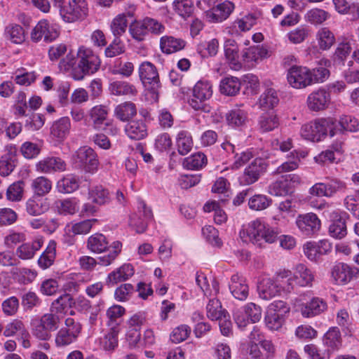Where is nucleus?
I'll use <instances>...</instances> for the list:
<instances>
[{"label":"nucleus","mask_w":359,"mask_h":359,"mask_svg":"<svg viewBox=\"0 0 359 359\" xmlns=\"http://www.w3.org/2000/svg\"><path fill=\"white\" fill-rule=\"evenodd\" d=\"M241 236L255 245L261 246L262 241L272 243L278 238L279 232L266 225L259 219L250 222L245 229L240 233Z\"/></svg>","instance_id":"nucleus-1"},{"label":"nucleus","mask_w":359,"mask_h":359,"mask_svg":"<svg viewBox=\"0 0 359 359\" xmlns=\"http://www.w3.org/2000/svg\"><path fill=\"white\" fill-rule=\"evenodd\" d=\"M77 67L72 72L74 80H83L86 75L95 74L100 69V59L90 48L80 47L77 52Z\"/></svg>","instance_id":"nucleus-2"},{"label":"nucleus","mask_w":359,"mask_h":359,"mask_svg":"<svg viewBox=\"0 0 359 359\" xmlns=\"http://www.w3.org/2000/svg\"><path fill=\"white\" fill-rule=\"evenodd\" d=\"M337 121L333 118H319L302 126V136L312 142H318L325 137L329 131L330 136L335 135Z\"/></svg>","instance_id":"nucleus-3"},{"label":"nucleus","mask_w":359,"mask_h":359,"mask_svg":"<svg viewBox=\"0 0 359 359\" xmlns=\"http://www.w3.org/2000/svg\"><path fill=\"white\" fill-rule=\"evenodd\" d=\"M62 320L57 316L48 313L32 322V333L38 339L48 341L51 338V332L57 330Z\"/></svg>","instance_id":"nucleus-4"},{"label":"nucleus","mask_w":359,"mask_h":359,"mask_svg":"<svg viewBox=\"0 0 359 359\" xmlns=\"http://www.w3.org/2000/svg\"><path fill=\"white\" fill-rule=\"evenodd\" d=\"M212 95V86L208 81H198L194 86L192 95L189 100L190 106L195 110L210 111L207 102Z\"/></svg>","instance_id":"nucleus-5"},{"label":"nucleus","mask_w":359,"mask_h":359,"mask_svg":"<svg viewBox=\"0 0 359 359\" xmlns=\"http://www.w3.org/2000/svg\"><path fill=\"white\" fill-rule=\"evenodd\" d=\"M138 72L144 86L157 98L161 83L155 65L150 62H143L140 65Z\"/></svg>","instance_id":"nucleus-6"},{"label":"nucleus","mask_w":359,"mask_h":359,"mask_svg":"<svg viewBox=\"0 0 359 359\" xmlns=\"http://www.w3.org/2000/svg\"><path fill=\"white\" fill-rule=\"evenodd\" d=\"M72 160L75 167L89 172L97 170L99 165L97 154L87 146L80 147L72 156Z\"/></svg>","instance_id":"nucleus-7"},{"label":"nucleus","mask_w":359,"mask_h":359,"mask_svg":"<svg viewBox=\"0 0 359 359\" xmlns=\"http://www.w3.org/2000/svg\"><path fill=\"white\" fill-rule=\"evenodd\" d=\"M315 280L312 271L303 264H298L294 269L292 277L287 280V284L283 286L287 292L292 291L294 285L299 287H311Z\"/></svg>","instance_id":"nucleus-8"},{"label":"nucleus","mask_w":359,"mask_h":359,"mask_svg":"<svg viewBox=\"0 0 359 359\" xmlns=\"http://www.w3.org/2000/svg\"><path fill=\"white\" fill-rule=\"evenodd\" d=\"M88 12L86 0H69L68 4L60 8V15L67 22L83 19L87 16Z\"/></svg>","instance_id":"nucleus-9"},{"label":"nucleus","mask_w":359,"mask_h":359,"mask_svg":"<svg viewBox=\"0 0 359 359\" xmlns=\"http://www.w3.org/2000/svg\"><path fill=\"white\" fill-rule=\"evenodd\" d=\"M234 320L238 327L243 328L250 320L252 323L259 322L262 318V308L260 306L250 302L244 306V311L238 309L233 313Z\"/></svg>","instance_id":"nucleus-10"},{"label":"nucleus","mask_w":359,"mask_h":359,"mask_svg":"<svg viewBox=\"0 0 359 359\" xmlns=\"http://www.w3.org/2000/svg\"><path fill=\"white\" fill-rule=\"evenodd\" d=\"M287 79L294 88H304L311 85L310 69L301 66L293 65L287 72Z\"/></svg>","instance_id":"nucleus-11"},{"label":"nucleus","mask_w":359,"mask_h":359,"mask_svg":"<svg viewBox=\"0 0 359 359\" xmlns=\"http://www.w3.org/2000/svg\"><path fill=\"white\" fill-rule=\"evenodd\" d=\"M59 36V32L47 20L39 21L31 32V39L34 42L43 40L46 42H51Z\"/></svg>","instance_id":"nucleus-12"},{"label":"nucleus","mask_w":359,"mask_h":359,"mask_svg":"<svg viewBox=\"0 0 359 359\" xmlns=\"http://www.w3.org/2000/svg\"><path fill=\"white\" fill-rule=\"evenodd\" d=\"M296 224L302 233L308 236H311L318 232L321 226L318 216L312 212L299 215Z\"/></svg>","instance_id":"nucleus-13"},{"label":"nucleus","mask_w":359,"mask_h":359,"mask_svg":"<svg viewBox=\"0 0 359 359\" xmlns=\"http://www.w3.org/2000/svg\"><path fill=\"white\" fill-rule=\"evenodd\" d=\"M330 101V93L323 88H319L309 94L306 104L311 111H320L328 108Z\"/></svg>","instance_id":"nucleus-14"},{"label":"nucleus","mask_w":359,"mask_h":359,"mask_svg":"<svg viewBox=\"0 0 359 359\" xmlns=\"http://www.w3.org/2000/svg\"><path fill=\"white\" fill-rule=\"evenodd\" d=\"M234 8V4L231 1H225L207 11L205 16L210 22H221L229 17Z\"/></svg>","instance_id":"nucleus-15"},{"label":"nucleus","mask_w":359,"mask_h":359,"mask_svg":"<svg viewBox=\"0 0 359 359\" xmlns=\"http://www.w3.org/2000/svg\"><path fill=\"white\" fill-rule=\"evenodd\" d=\"M268 163L266 160L255 158L245 169L243 174V180L245 184H252L257 182L260 176L267 170Z\"/></svg>","instance_id":"nucleus-16"},{"label":"nucleus","mask_w":359,"mask_h":359,"mask_svg":"<svg viewBox=\"0 0 359 359\" xmlns=\"http://www.w3.org/2000/svg\"><path fill=\"white\" fill-rule=\"evenodd\" d=\"M359 273L356 267H351L348 264L339 263L332 270V277L337 284H346Z\"/></svg>","instance_id":"nucleus-17"},{"label":"nucleus","mask_w":359,"mask_h":359,"mask_svg":"<svg viewBox=\"0 0 359 359\" xmlns=\"http://www.w3.org/2000/svg\"><path fill=\"white\" fill-rule=\"evenodd\" d=\"M225 57L231 69L238 71L242 69L243 65L239 59V49L236 42L233 39H228L224 43Z\"/></svg>","instance_id":"nucleus-18"},{"label":"nucleus","mask_w":359,"mask_h":359,"mask_svg":"<svg viewBox=\"0 0 359 359\" xmlns=\"http://www.w3.org/2000/svg\"><path fill=\"white\" fill-rule=\"evenodd\" d=\"M36 170L44 173L62 172L66 170L67 164L59 157H47L39 161L36 164Z\"/></svg>","instance_id":"nucleus-19"},{"label":"nucleus","mask_w":359,"mask_h":359,"mask_svg":"<svg viewBox=\"0 0 359 359\" xmlns=\"http://www.w3.org/2000/svg\"><path fill=\"white\" fill-rule=\"evenodd\" d=\"M327 309V302L323 299L313 297L309 302L302 305L301 313L305 318H311L323 313Z\"/></svg>","instance_id":"nucleus-20"},{"label":"nucleus","mask_w":359,"mask_h":359,"mask_svg":"<svg viewBox=\"0 0 359 359\" xmlns=\"http://www.w3.org/2000/svg\"><path fill=\"white\" fill-rule=\"evenodd\" d=\"M43 243V237H36L32 242L20 245L16 250V255L21 259H30L34 257L36 251L42 247Z\"/></svg>","instance_id":"nucleus-21"},{"label":"nucleus","mask_w":359,"mask_h":359,"mask_svg":"<svg viewBox=\"0 0 359 359\" xmlns=\"http://www.w3.org/2000/svg\"><path fill=\"white\" fill-rule=\"evenodd\" d=\"M26 211L31 216L41 215L49 210L50 204L47 198L33 196L26 202Z\"/></svg>","instance_id":"nucleus-22"},{"label":"nucleus","mask_w":359,"mask_h":359,"mask_svg":"<svg viewBox=\"0 0 359 359\" xmlns=\"http://www.w3.org/2000/svg\"><path fill=\"white\" fill-rule=\"evenodd\" d=\"M257 290L260 298L269 300L279 294L280 292L279 284L271 278H264L258 285Z\"/></svg>","instance_id":"nucleus-23"},{"label":"nucleus","mask_w":359,"mask_h":359,"mask_svg":"<svg viewBox=\"0 0 359 359\" xmlns=\"http://www.w3.org/2000/svg\"><path fill=\"white\" fill-rule=\"evenodd\" d=\"M229 289L233 296L238 300H245L248 296V285L245 283V280L238 274L231 276Z\"/></svg>","instance_id":"nucleus-24"},{"label":"nucleus","mask_w":359,"mask_h":359,"mask_svg":"<svg viewBox=\"0 0 359 359\" xmlns=\"http://www.w3.org/2000/svg\"><path fill=\"white\" fill-rule=\"evenodd\" d=\"M109 90L111 94L116 96H134L137 94L136 87L125 81H115L110 83Z\"/></svg>","instance_id":"nucleus-25"},{"label":"nucleus","mask_w":359,"mask_h":359,"mask_svg":"<svg viewBox=\"0 0 359 359\" xmlns=\"http://www.w3.org/2000/svg\"><path fill=\"white\" fill-rule=\"evenodd\" d=\"M108 115L107 107L100 104L92 107L88 111V116L92 121V126L95 130H100Z\"/></svg>","instance_id":"nucleus-26"},{"label":"nucleus","mask_w":359,"mask_h":359,"mask_svg":"<svg viewBox=\"0 0 359 359\" xmlns=\"http://www.w3.org/2000/svg\"><path fill=\"white\" fill-rule=\"evenodd\" d=\"M127 135L133 140H142L147 135V126L143 121H131L125 128Z\"/></svg>","instance_id":"nucleus-27"},{"label":"nucleus","mask_w":359,"mask_h":359,"mask_svg":"<svg viewBox=\"0 0 359 359\" xmlns=\"http://www.w3.org/2000/svg\"><path fill=\"white\" fill-rule=\"evenodd\" d=\"M186 43V41L182 39L165 36L161 37L160 46L163 53L170 54L182 50Z\"/></svg>","instance_id":"nucleus-28"},{"label":"nucleus","mask_w":359,"mask_h":359,"mask_svg":"<svg viewBox=\"0 0 359 359\" xmlns=\"http://www.w3.org/2000/svg\"><path fill=\"white\" fill-rule=\"evenodd\" d=\"M268 51L266 48L261 46H254L246 48L243 54V60L245 62H258L259 60H262L266 57Z\"/></svg>","instance_id":"nucleus-29"},{"label":"nucleus","mask_w":359,"mask_h":359,"mask_svg":"<svg viewBox=\"0 0 359 359\" xmlns=\"http://www.w3.org/2000/svg\"><path fill=\"white\" fill-rule=\"evenodd\" d=\"M134 274V270L132 265L125 264L116 271L111 272L107 277L108 283L116 284L118 282L124 281Z\"/></svg>","instance_id":"nucleus-30"},{"label":"nucleus","mask_w":359,"mask_h":359,"mask_svg":"<svg viewBox=\"0 0 359 359\" xmlns=\"http://www.w3.org/2000/svg\"><path fill=\"white\" fill-rule=\"evenodd\" d=\"M87 248L95 253H101L109 248V243L102 233H95L88 238Z\"/></svg>","instance_id":"nucleus-31"},{"label":"nucleus","mask_w":359,"mask_h":359,"mask_svg":"<svg viewBox=\"0 0 359 359\" xmlns=\"http://www.w3.org/2000/svg\"><path fill=\"white\" fill-rule=\"evenodd\" d=\"M176 144L178 153L185 156L192 149L194 142L191 135L184 130L178 133L176 138Z\"/></svg>","instance_id":"nucleus-32"},{"label":"nucleus","mask_w":359,"mask_h":359,"mask_svg":"<svg viewBox=\"0 0 359 359\" xmlns=\"http://www.w3.org/2000/svg\"><path fill=\"white\" fill-rule=\"evenodd\" d=\"M316 39L320 50H329L335 43L334 34L327 28L322 27L316 33Z\"/></svg>","instance_id":"nucleus-33"},{"label":"nucleus","mask_w":359,"mask_h":359,"mask_svg":"<svg viewBox=\"0 0 359 359\" xmlns=\"http://www.w3.org/2000/svg\"><path fill=\"white\" fill-rule=\"evenodd\" d=\"M70 129V121L68 117H62L55 121L50 128V134L57 140L65 138Z\"/></svg>","instance_id":"nucleus-34"},{"label":"nucleus","mask_w":359,"mask_h":359,"mask_svg":"<svg viewBox=\"0 0 359 359\" xmlns=\"http://www.w3.org/2000/svg\"><path fill=\"white\" fill-rule=\"evenodd\" d=\"M56 243L50 241L38 260L39 266L43 269L50 267L54 262L56 255Z\"/></svg>","instance_id":"nucleus-35"},{"label":"nucleus","mask_w":359,"mask_h":359,"mask_svg":"<svg viewBox=\"0 0 359 359\" xmlns=\"http://www.w3.org/2000/svg\"><path fill=\"white\" fill-rule=\"evenodd\" d=\"M279 102V98L276 90L273 88H268L259 97V107L263 109H272Z\"/></svg>","instance_id":"nucleus-36"},{"label":"nucleus","mask_w":359,"mask_h":359,"mask_svg":"<svg viewBox=\"0 0 359 359\" xmlns=\"http://www.w3.org/2000/svg\"><path fill=\"white\" fill-rule=\"evenodd\" d=\"M219 87L222 94L232 96L239 92L241 83L236 77H226L221 81Z\"/></svg>","instance_id":"nucleus-37"},{"label":"nucleus","mask_w":359,"mask_h":359,"mask_svg":"<svg viewBox=\"0 0 359 359\" xmlns=\"http://www.w3.org/2000/svg\"><path fill=\"white\" fill-rule=\"evenodd\" d=\"M69 300V294H66L60 296L53 302L49 313L57 316L60 320H62L67 310V302Z\"/></svg>","instance_id":"nucleus-38"},{"label":"nucleus","mask_w":359,"mask_h":359,"mask_svg":"<svg viewBox=\"0 0 359 359\" xmlns=\"http://www.w3.org/2000/svg\"><path fill=\"white\" fill-rule=\"evenodd\" d=\"M300 156L299 154L297 151H292L287 157V160L276 169L274 174L280 175L293 171L298 168Z\"/></svg>","instance_id":"nucleus-39"},{"label":"nucleus","mask_w":359,"mask_h":359,"mask_svg":"<svg viewBox=\"0 0 359 359\" xmlns=\"http://www.w3.org/2000/svg\"><path fill=\"white\" fill-rule=\"evenodd\" d=\"M89 198L92 202L98 205H103L109 201V193L101 185L93 187L89 190Z\"/></svg>","instance_id":"nucleus-40"},{"label":"nucleus","mask_w":359,"mask_h":359,"mask_svg":"<svg viewBox=\"0 0 359 359\" xmlns=\"http://www.w3.org/2000/svg\"><path fill=\"white\" fill-rule=\"evenodd\" d=\"M207 163L206 156L202 152H197L183 160V166L190 170H198Z\"/></svg>","instance_id":"nucleus-41"},{"label":"nucleus","mask_w":359,"mask_h":359,"mask_svg":"<svg viewBox=\"0 0 359 359\" xmlns=\"http://www.w3.org/2000/svg\"><path fill=\"white\" fill-rule=\"evenodd\" d=\"M136 107L130 102H126L118 105L115 109L116 117L122 121H127L136 114Z\"/></svg>","instance_id":"nucleus-42"},{"label":"nucleus","mask_w":359,"mask_h":359,"mask_svg":"<svg viewBox=\"0 0 359 359\" xmlns=\"http://www.w3.org/2000/svg\"><path fill=\"white\" fill-rule=\"evenodd\" d=\"M79 180L72 175H67L57 182V189L62 193H72L79 188Z\"/></svg>","instance_id":"nucleus-43"},{"label":"nucleus","mask_w":359,"mask_h":359,"mask_svg":"<svg viewBox=\"0 0 359 359\" xmlns=\"http://www.w3.org/2000/svg\"><path fill=\"white\" fill-rule=\"evenodd\" d=\"M259 124L264 132L273 130L279 126L277 116L273 112L264 113L260 116Z\"/></svg>","instance_id":"nucleus-44"},{"label":"nucleus","mask_w":359,"mask_h":359,"mask_svg":"<svg viewBox=\"0 0 359 359\" xmlns=\"http://www.w3.org/2000/svg\"><path fill=\"white\" fill-rule=\"evenodd\" d=\"M329 17V13L320 8H312L305 15V20L312 25H318L323 23Z\"/></svg>","instance_id":"nucleus-45"},{"label":"nucleus","mask_w":359,"mask_h":359,"mask_svg":"<svg viewBox=\"0 0 359 359\" xmlns=\"http://www.w3.org/2000/svg\"><path fill=\"white\" fill-rule=\"evenodd\" d=\"M32 187L35 194L34 196L41 197L50 192L52 183L45 177H39L32 182Z\"/></svg>","instance_id":"nucleus-46"},{"label":"nucleus","mask_w":359,"mask_h":359,"mask_svg":"<svg viewBox=\"0 0 359 359\" xmlns=\"http://www.w3.org/2000/svg\"><path fill=\"white\" fill-rule=\"evenodd\" d=\"M57 212L60 215H74L79 211L77 203L71 199L58 200L55 202Z\"/></svg>","instance_id":"nucleus-47"},{"label":"nucleus","mask_w":359,"mask_h":359,"mask_svg":"<svg viewBox=\"0 0 359 359\" xmlns=\"http://www.w3.org/2000/svg\"><path fill=\"white\" fill-rule=\"evenodd\" d=\"M119 329L118 326H113L110 328L109 332L104 335L101 341V344L106 351H112L118 345V334Z\"/></svg>","instance_id":"nucleus-48"},{"label":"nucleus","mask_w":359,"mask_h":359,"mask_svg":"<svg viewBox=\"0 0 359 359\" xmlns=\"http://www.w3.org/2000/svg\"><path fill=\"white\" fill-rule=\"evenodd\" d=\"M16 166V158L11 154H6L0 159V175L8 176Z\"/></svg>","instance_id":"nucleus-49"},{"label":"nucleus","mask_w":359,"mask_h":359,"mask_svg":"<svg viewBox=\"0 0 359 359\" xmlns=\"http://www.w3.org/2000/svg\"><path fill=\"white\" fill-rule=\"evenodd\" d=\"M226 315L221 302L217 299H210L207 305V316L212 320H219Z\"/></svg>","instance_id":"nucleus-50"},{"label":"nucleus","mask_w":359,"mask_h":359,"mask_svg":"<svg viewBox=\"0 0 359 359\" xmlns=\"http://www.w3.org/2000/svg\"><path fill=\"white\" fill-rule=\"evenodd\" d=\"M271 203V200L266 196L257 194L251 197L248 201L249 208L255 211L266 209Z\"/></svg>","instance_id":"nucleus-51"},{"label":"nucleus","mask_w":359,"mask_h":359,"mask_svg":"<svg viewBox=\"0 0 359 359\" xmlns=\"http://www.w3.org/2000/svg\"><path fill=\"white\" fill-rule=\"evenodd\" d=\"M6 36L14 43H21L25 41L23 28L19 25H11L6 28Z\"/></svg>","instance_id":"nucleus-52"},{"label":"nucleus","mask_w":359,"mask_h":359,"mask_svg":"<svg viewBox=\"0 0 359 359\" xmlns=\"http://www.w3.org/2000/svg\"><path fill=\"white\" fill-rule=\"evenodd\" d=\"M121 247L122 244L121 242H114L111 245L112 250H109V252L107 255L100 257L98 258V261H97V264L105 266L110 265L120 253Z\"/></svg>","instance_id":"nucleus-53"},{"label":"nucleus","mask_w":359,"mask_h":359,"mask_svg":"<svg viewBox=\"0 0 359 359\" xmlns=\"http://www.w3.org/2000/svg\"><path fill=\"white\" fill-rule=\"evenodd\" d=\"M173 4L175 11L184 19L193 13L194 6L191 0H176Z\"/></svg>","instance_id":"nucleus-54"},{"label":"nucleus","mask_w":359,"mask_h":359,"mask_svg":"<svg viewBox=\"0 0 359 359\" xmlns=\"http://www.w3.org/2000/svg\"><path fill=\"white\" fill-rule=\"evenodd\" d=\"M247 118L246 112L241 109H233L226 114V120L232 126H240L245 123Z\"/></svg>","instance_id":"nucleus-55"},{"label":"nucleus","mask_w":359,"mask_h":359,"mask_svg":"<svg viewBox=\"0 0 359 359\" xmlns=\"http://www.w3.org/2000/svg\"><path fill=\"white\" fill-rule=\"evenodd\" d=\"M128 26V20L126 14H119L112 21L111 29L116 37H118L123 34Z\"/></svg>","instance_id":"nucleus-56"},{"label":"nucleus","mask_w":359,"mask_h":359,"mask_svg":"<svg viewBox=\"0 0 359 359\" xmlns=\"http://www.w3.org/2000/svg\"><path fill=\"white\" fill-rule=\"evenodd\" d=\"M126 50L123 43L119 37L114 40L105 48L104 55L107 57H114L123 54Z\"/></svg>","instance_id":"nucleus-57"},{"label":"nucleus","mask_w":359,"mask_h":359,"mask_svg":"<svg viewBox=\"0 0 359 359\" xmlns=\"http://www.w3.org/2000/svg\"><path fill=\"white\" fill-rule=\"evenodd\" d=\"M324 344L332 348H338L341 344V334L337 327L330 329L324 336Z\"/></svg>","instance_id":"nucleus-58"},{"label":"nucleus","mask_w":359,"mask_h":359,"mask_svg":"<svg viewBox=\"0 0 359 359\" xmlns=\"http://www.w3.org/2000/svg\"><path fill=\"white\" fill-rule=\"evenodd\" d=\"M191 329L187 325H181L175 327L170 334V340L175 344L186 340L190 335Z\"/></svg>","instance_id":"nucleus-59"},{"label":"nucleus","mask_w":359,"mask_h":359,"mask_svg":"<svg viewBox=\"0 0 359 359\" xmlns=\"http://www.w3.org/2000/svg\"><path fill=\"white\" fill-rule=\"evenodd\" d=\"M329 232L332 237L336 238L341 239L344 237L347 233L345 221L342 219L334 221L329 227Z\"/></svg>","instance_id":"nucleus-60"},{"label":"nucleus","mask_w":359,"mask_h":359,"mask_svg":"<svg viewBox=\"0 0 359 359\" xmlns=\"http://www.w3.org/2000/svg\"><path fill=\"white\" fill-rule=\"evenodd\" d=\"M129 30L133 38L138 41H143L148 32V29L144 24V20L142 22L132 23Z\"/></svg>","instance_id":"nucleus-61"},{"label":"nucleus","mask_w":359,"mask_h":359,"mask_svg":"<svg viewBox=\"0 0 359 359\" xmlns=\"http://www.w3.org/2000/svg\"><path fill=\"white\" fill-rule=\"evenodd\" d=\"M202 233L204 238L211 245L220 247L222 245L221 239L219 238L218 231L212 226H205L202 229Z\"/></svg>","instance_id":"nucleus-62"},{"label":"nucleus","mask_w":359,"mask_h":359,"mask_svg":"<svg viewBox=\"0 0 359 359\" xmlns=\"http://www.w3.org/2000/svg\"><path fill=\"white\" fill-rule=\"evenodd\" d=\"M290 191V184L283 179L276 181L269 187V193L277 196H285Z\"/></svg>","instance_id":"nucleus-63"},{"label":"nucleus","mask_w":359,"mask_h":359,"mask_svg":"<svg viewBox=\"0 0 359 359\" xmlns=\"http://www.w3.org/2000/svg\"><path fill=\"white\" fill-rule=\"evenodd\" d=\"M339 124L341 126V130L355 132L359 130V123L358 120L351 116H341Z\"/></svg>","instance_id":"nucleus-64"}]
</instances>
